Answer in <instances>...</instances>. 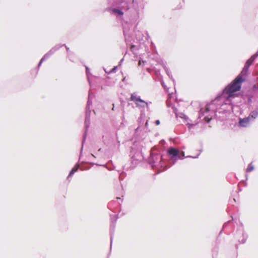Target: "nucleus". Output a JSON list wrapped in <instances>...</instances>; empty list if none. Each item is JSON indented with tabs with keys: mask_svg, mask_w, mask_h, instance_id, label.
<instances>
[{
	"mask_svg": "<svg viewBox=\"0 0 258 258\" xmlns=\"http://www.w3.org/2000/svg\"><path fill=\"white\" fill-rule=\"evenodd\" d=\"M248 70L246 69L245 68H243L240 73L228 85H227L223 90L221 94L217 96L215 100L211 102L210 104H207L206 106L205 112H203L202 109H201L199 112V118H201L202 116L205 115V113L209 112L211 110V106L213 105L214 102L215 101H219L222 98H224V101L231 102L230 99L235 97V93L239 91L241 88V85L245 80V76L248 75Z\"/></svg>",
	"mask_w": 258,
	"mask_h": 258,
	"instance_id": "1",
	"label": "nucleus"
},
{
	"mask_svg": "<svg viewBox=\"0 0 258 258\" xmlns=\"http://www.w3.org/2000/svg\"><path fill=\"white\" fill-rule=\"evenodd\" d=\"M148 162L152 168L156 169L160 171H164L170 167L169 161L165 155L161 154L159 150H151Z\"/></svg>",
	"mask_w": 258,
	"mask_h": 258,
	"instance_id": "2",
	"label": "nucleus"
},
{
	"mask_svg": "<svg viewBox=\"0 0 258 258\" xmlns=\"http://www.w3.org/2000/svg\"><path fill=\"white\" fill-rule=\"evenodd\" d=\"M92 104V98L91 97L90 94H89L88 100L85 108V126H84V132L83 135V139L82 141V146L80 150V157L81 156L84 145L86 141L88 128L90 124V115H91V109L90 106Z\"/></svg>",
	"mask_w": 258,
	"mask_h": 258,
	"instance_id": "3",
	"label": "nucleus"
},
{
	"mask_svg": "<svg viewBox=\"0 0 258 258\" xmlns=\"http://www.w3.org/2000/svg\"><path fill=\"white\" fill-rule=\"evenodd\" d=\"M133 6V13L131 14V22L135 23L139 17V12L144 9L145 0H132Z\"/></svg>",
	"mask_w": 258,
	"mask_h": 258,
	"instance_id": "4",
	"label": "nucleus"
},
{
	"mask_svg": "<svg viewBox=\"0 0 258 258\" xmlns=\"http://www.w3.org/2000/svg\"><path fill=\"white\" fill-rule=\"evenodd\" d=\"M117 7L123 10L125 12V16L128 18V20L131 22V14L133 13V10L130 7L132 5L128 0H117Z\"/></svg>",
	"mask_w": 258,
	"mask_h": 258,
	"instance_id": "5",
	"label": "nucleus"
},
{
	"mask_svg": "<svg viewBox=\"0 0 258 258\" xmlns=\"http://www.w3.org/2000/svg\"><path fill=\"white\" fill-rule=\"evenodd\" d=\"M167 153V156H166V158L167 157L169 158V159L167 160L169 161L170 167L174 165L177 159H182V158L180 157L178 150L173 147H169Z\"/></svg>",
	"mask_w": 258,
	"mask_h": 258,
	"instance_id": "6",
	"label": "nucleus"
},
{
	"mask_svg": "<svg viewBox=\"0 0 258 258\" xmlns=\"http://www.w3.org/2000/svg\"><path fill=\"white\" fill-rule=\"evenodd\" d=\"M130 100L134 101L136 107L140 109H144L145 108L149 109V103L141 99L140 96L138 95L136 92L131 94Z\"/></svg>",
	"mask_w": 258,
	"mask_h": 258,
	"instance_id": "7",
	"label": "nucleus"
},
{
	"mask_svg": "<svg viewBox=\"0 0 258 258\" xmlns=\"http://www.w3.org/2000/svg\"><path fill=\"white\" fill-rule=\"evenodd\" d=\"M110 10L118 19H121L126 23L132 24L128 20V18L125 16V12L118 7L110 8Z\"/></svg>",
	"mask_w": 258,
	"mask_h": 258,
	"instance_id": "8",
	"label": "nucleus"
},
{
	"mask_svg": "<svg viewBox=\"0 0 258 258\" xmlns=\"http://www.w3.org/2000/svg\"><path fill=\"white\" fill-rule=\"evenodd\" d=\"M133 152L134 151L133 149H132L131 154L130 155V156H131L130 160L131 165L130 168H134L143 158L141 153L140 151L135 152L134 154L132 155Z\"/></svg>",
	"mask_w": 258,
	"mask_h": 258,
	"instance_id": "9",
	"label": "nucleus"
},
{
	"mask_svg": "<svg viewBox=\"0 0 258 258\" xmlns=\"http://www.w3.org/2000/svg\"><path fill=\"white\" fill-rule=\"evenodd\" d=\"M118 218V214L114 216L111 215V221L110 224V250L112 247L113 236L115 231L116 222Z\"/></svg>",
	"mask_w": 258,
	"mask_h": 258,
	"instance_id": "10",
	"label": "nucleus"
},
{
	"mask_svg": "<svg viewBox=\"0 0 258 258\" xmlns=\"http://www.w3.org/2000/svg\"><path fill=\"white\" fill-rule=\"evenodd\" d=\"M238 120L239 124L241 127H247L250 123H252V121L249 118L248 116H246L242 118L239 117Z\"/></svg>",
	"mask_w": 258,
	"mask_h": 258,
	"instance_id": "11",
	"label": "nucleus"
},
{
	"mask_svg": "<svg viewBox=\"0 0 258 258\" xmlns=\"http://www.w3.org/2000/svg\"><path fill=\"white\" fill-rule=\"evenodd\" d=\"M248 116L252 122H253L258 117V111L256 110L251 111Z\"/></svg>",
	"mask_w": 258,
	"mask_h": 258,
	"instance_id": "12",
	"label": "nucleus"
},
{
	"mask_svg": "<svg viewBox=\"0 0 258 258\" xmlns=\"http://www.w3.org/2000/svg\"><path fill=\"white\" fill-rule=\"evenodd\" d=\"M123 35L126 42H131L132 41L131 34L124 28H123Z\"/></svg>",
	"mask_w": 258,
	"mask_h": 258,
	"instance_id": "13",
	"label": "nucleus"
},
{
	"mask_svg": "<svg viewBox=\"0 0 258 258\" xmlns=\"http://www.w3.org/2000/svg\"><path fill=\"white\" fill-rule=\"evenodd\" d=\"M202 152V150H200L199 153L198 154L195 156H192L188 155V156H187L185 157V156H184L185 153H184V152H183V151H182L181 152V153L179 154V155H180V157L182 158V159L184 158H193V159H197V158H198L199 156H200V154Z\"/></svg>",
	"mask_w": 258,
	"mask_h": 258,
	"instance_id": "14",
	"label": "nucleus"
},
{
	"mask_svg": "<svg viewBox=\"0 0 258 258\" xmlns=\"http://www.w3.org/2000/svg\"><path fill=\"white\" fill-rule=\"evenodd\" d=\"M78 166V164L77 163L75 166H74L71 170L70 171V173L67 177V179L69 180L70 178L72 177L73 175L74 174V173L78 171V167H77Z\"/></svg>",
	"mask_w": 258,
	"mask_h": 258,
	"instance_id": "15",
	"label": "nucleus"
},
{
	"mask_svg": "<svg viewBox=\"0 0 258 258\" xmlns=\"http://www.w3.org/2000/svg\"><path fill=\"white\" fill-rule=\"evenodd\" d=\"M253 96L251 95H247L245 96L244 99L246 104L250 105L252 103V98Z\"/></svg>",
	"mask_w": 258,
	"mask_h": 258,
	"instance_id": "16",
	"label": "nucleus"
},
{
	"mask_svg": "<svg viewBox=\"0 0 258 258\" xmlns=\"http://www.w3.org/2000/svg\"><path fill=\"white\" fill-rule=\"evenodd\" d=\"M164 70H165V72H166V73L167 75L168 76V77H169L171 80H172V81H173V83H175V80H174V79H173V76H172V74H171V72L170 71L169 69H168V68H167V67H165L164 68Z\"/></svg>",
	"mask_w": 258,
	"mask_h": 258,
	"instance_id": "17",
	"label": "nucleus"
},
{
	"mask_svg": "<svg viewBox=\"0 0 258 258\" xmlns=\"http://www.w3.org/2000/svg\"><path fill=\"white\" fill-rule=\"evenodd\" d=\"M242 236H243V238L241 239V241L239 240V242L243 244L246 242V239L248 237L247 234L245 232H244L243 230L242 231Z\"/></svg>",
	"mask_w": 258,
	"mask_h": 258,
	"instance_id": "18",
	"label": "nucleus"
},
{
	"mask_svg": "<svg viewBox=\"0 0 258 258\" xmlns=\"http://www.w3.org/2000/svg\"><path fill=\"white\" fill-rule=\"evenodd\" d=\"M106 168L109 170H113L115 168V167L114 166V165H113L112 164V162L111 160H110L108 163H107V167Z\"/></svg>",
	"mask_w": 258,
	"mask_h": 258,
	"instance_id": "19",
	"label": "nucleus"
},
{
	"mask_svg": "<svg viewBox=\"0 0 258 258\" xmlns=\"http://www.w3.org/2000/svg\"><path fill=\"white\" fill-rule=\"evenodd\" d=\"M254 166L253 165H252V163H250L249 164H248V166L246 169V171L247 172H251L252 171V170H254Z\"/></svg>",
	"mask_w": 258,
	"mask_h": 258,
	"instance_id": "20",
	"label": "nucleus"
},
{
	"mask_svg": "<svg viewBox=\"0 0 258 258\" xmlns=\"http://www.w3.org/2000/svg\"><path fill=\"white\" fill-rule=\"evenodd\" d=\"M44 61H42V60L41 59L40 61L39 62L37 67L33 71H36V74H37L38 70L40 66H41L42 63H43Z\"/></svg>",
	"mask_w": 258,
	"mask_h": 258,
	"instance_id": "21",
	"label": "nucleus"
},
{
	"mask_svg": "<svg viewBox=\"0 0 258 258\" xmlns=\"http://www.w3.org/2000/svg\"><path fill=\"white\" fill-rule=\"evenodd\" d=\"M231 222V220L228 221V222L225 223L223 225L222 230L220 231L218 236H220L221 234L222 233L223 230L227 226V225Z\"/></svg>",
	"mask_w": 258,
	"mask_h": 258,
	"instance_id": "22",
	"label": "nucleus"
},
{
	"mask_svg": "<svg viewBox=\"0 0 258 258\" xmlns=\"http://www.w3.org/2000/svg\"><path fill=\"white\" fill-rule=\"evenodd\" d=\"M126 173L123 171H122L121 173H120L119 175V180L120 181L122 180L124 178V177L126 176Z\"/></svg>",
	"mask_w": 258,
	"mask_h": 258,
	"instance_id": "23",
	"label": "nucleus"
},
{
	"mask_svg": "<svg viewBox=\"0 0 258 258\" xmlns=\"http://www.w3.org/2000/svg\"><path fill=\"white\" fill-rule=\"evenodd\" d=\"M63 45H65V44H57L52 48H53L54 50H55V51L56 52V51L59 50L61 47L63 46Z\"/></svg>",
	"mask_w": 258,
	"mask_h": 258,
	"instance_id": "24",
	"label": "nucleus"
},
{
	"mask_svg": "<svg viewBox=\"0 0 258 258\" xmlns=\"http://www.w3.org/2000/svg\"><path fill=\"white\" fill-rule=\"evenodd\" d=\"M212 119V117H209V115H206L204 116L203 120L205 121V122L209 123L211 120Z\"/></svg>",
	"mask_w": 258,
	"mask_h": 258,
	"instance_id": "25",
	"label": "nucleus"
},
{
	"mask_svg": "<svg viewBox=\"0 0 258 258\" xmlns=\"http://www.w3.org/2000/svg\"><path fill=\"white\" fill-rule=\"evenodd\" d=\"M68 57L70 61L72 62H75V57H74V53L73 52V54H71V56H69V55L68 54Z\"/></svg>",
	"mask_w": 258,
	"mask_h": 258,
	"instance_id": "26",
	"label": "nucleus"
},
{
	"mask_svg": "<svg viewBox=\"0 0 258 258\" xmlns=\"http://www.w3.org/2000/svg\"><path fill=\"white\" fill-rule=\"evenodd\" d=\"M217 253H218V248L214 247L213 249V257L215 258V256L214 255H217Z\"/></svg>",
	"mask_w": 258,
	"mask_h": 258,
	"instance_id": "27",
	"label": "nucleus"
},
{
	"mask_svg": "<svg viewBox=\"0 0 258 258\" xmlns=\"http://www.w3.org/2000/svg\"><path fill=\"white\" fill-rule=\"evenodd\" d=\"M50 55L48 53H46L45 54L43 55V56L41 58L42 61H45L46 59H48Z\"/></svg>",
	"mask_w": 258,
	"mask_h": 258,
	"instance_id": "28",
	"label": "nucleus"
},
{
	"mask_svg": "<svg viewBox=\"0 0 258 258\" xmlns=\"http://www.w3.org/2000/svg\"><path fill=\"white\" fill-rule=\"evenodd\" d=\"M251 65L250 62H249L248 61H246L244 68H245L246 69H249V67Z\"/></svg>",
	"mask_w": 258,
	"mask_h": 258,
	"instance_id": "29",
	"label": "nucleus"
},
{
	"mask_svg": "<svg viewBox=\"0 0 258 258\" xmlns=\"http://www.w3.org/2000/svg\"><path fill=\"white\" fill-rule=\"evenodd\" d=\"M118 66H114L113 68L111 69V70L108 73H115L116 72V70ZM105 72L106 73H108L105 70Z\"/></svg>",
	"mask_w": 258,
	"mask_h": 258,
	"instance_id": "30",
	"label": "nucleus"
},
{
	"mask_svg": "<svg viewBox=\"0 0 258 258\" xmlns=\"http://www.w3.org/2000/svg\"><path fill=\"white\" fill-rule=\"evenodd\" d=\"M63 46H65L67 51V53L69 55V56H71V54H73V52L70 50L69 48L66 44L65 45H63Z\"/></svg>",
	"mask_w": 258,
	"mask_h": 258,
	"instance_id": "31",
	"label": "nucleus"
},
{
	"mask_svg": "<svg viewBox=\"0 0 258 258\" xmlns=\"http://www.w3.org/2000/svg\"><path fill=\"white\" fill-rule=\"evenodd\" d=\"M55 50L53 49V48H52L47 53L49 54V55H52L54 52Z\"/></svg>",
	"mask_w": 258,
	"mask_h": 258,
	"instance_id": "32",
	"label": "nucleus"
},
{
	"mask_svg": "<svg viewBox=\"0 0 258 258\" xmlns=\"http://www.w3.org/2000/svg\"><path fill=\"white\" fill-rule=\"evenodd\" d=\"M116 203V201H111V202H109V203H108V208H109L110 210H111V209H110V207L112 206V205L113 204H115V203Z\"/></svg>",
	"mask_w": 258,
	"mask_h": 258,
	"instance_id": "33",
	"label": "nucleus"
},
{
	"mask_svg": "<svg viewBox=\"0 0 258 258\" xmlns=\"http://www.w3.org/2000/svg\"><path fill=\"white\" fill-rule=\"evenodd\" d=\"M85 68H86V75L87 76V77H88L89 74H90V70H89V68L87 66H85Z\"/></svg>",
	"mask_w": 258,
	"mask_h": 258,
	"instance_id": "34",
	"label": "nucleus"
},
{
	"mask_svg": "<svg viewBox=\"0 0 258 258\" xmlns=\"http://www.w3.org/2000/svg\"><path fill=\"white\" fill-rule=\"evenodd\" d=\"M180 117L184 118L185 120H186L188 118V117L184 114H181V116H180Z\"/></svg>",
	"mask_w": 258,
	"mask_h": 258,
	"instance_id": "35",
	"label": "nucleus"
},
{
	"mask_svg": "<svg viewBox=\"0 0 258 258\" xmlns=\"http://www.w3.org/2000/svg\"><path fill=\"white\" fill-rule=\"evenodd\" d=\"M247 61H248L249 62H250L251 64H252L253 63V62L254 61V60H253L252 58H251V57H250L249 59H248L247 60Z\"/></svg>",
	"mask_w": 258,
	"mask_h": 258,
	"instance_id": "36",
	"label": "nucleus"
},
{
	"mask_svg": "<svg viewBox=\"0 0 258 258\" xmlns=\"http://www.w3.org/2000/svg\"><path fill=\"white\" fill-rule=\"evenodd\" d=\"M160 121L159 120H156L155 121V123L157 125L160 124Z\"/></svg>",
	"mask_w": 258,
	"mask_h": 258,
	"instance_id": "37",
	"label": "nucleus"
},
{
	"mask_svg": "<svg viewBox=\"0 0 258 258\" xmlns=\"http://www.w3.org/2000/svg\"><path fill=\"white\" fill-rule=\"evenodd\" d=\"M187 127L190 129L191 128V127H192L194 125V124L188 123L187 124Z\"/></svg>",
	"mask_w": 258,
	"mask_h": 258,
	"instance_id": "38",
	"label": "nucleus"
},
{
	"mask_svg": "<svg viewBox=\"0 0 258 258\" xmlns=\"http://www.w3.org/2000/svg\"><path fill=\"white\" fill-rule=\"evenodd\" d=\"M172 108L173 109L174 112V113H175V114L176 115V111H177V109H176V108H175L174 106L172 107Z\"/></svg>",
	"mask_w": 258,
	"mask_h": 258,
	"instance_id": "39",
	"label": "nucleus"
},
{
	"mask_svg": "<svg viewBox=\"0 0 258 258\" xmlns=\"http://www.w3.org/2000/svg\"><path fill=\"white\" fill-rule=\"evenodd\" d=\"M253 88L254 89V90H258V87L256 85H254L253 86Z\"/></svg>",
	"mask_w": 258,
	"mask_h": 258,
	"instance_id": "40",
	"label": "nucleus"
},
{
	"mask_svg": "<svg viewBox=\"0 0 258 258\" xmlns=\"http://www.w3.org/2000/svg\"><path fill=\"white\" fill-rule=\"evenodd\" d=\"M124 59L123 58H122L119 62V64H118V66H120L121 64V63L122 62V61H123Z\"/></svg>",
	"mask_w": 258,
	"mask_h": 258,
	"instance_id": "41",
	"label": "nucleus"
},
{
	"mask_svg": "<svg viewBox=\"0 0 258 258\" xmlns=\"http://www.w3.org/2000/svg\"><path fill=\"white\" fill-rule=\"evenodd\" d=\"M33 70H32L31 74H33V73H35V76H36L37 74H36V71H33Z\"/></svg>",
	"mask_w": 258,
	"mask_h": 258,
	"instance_id": "42",
	"label": "nucleus"
},
{
	"mask_svg": "<svg viewBox=\"0 0 258 258\" xmlns=\"http://www.w3.org/2000/svg\"><path fill=\"white\" fill-rule=\"evenodd\" d=\"M116 199L117 200H121V202L122 201V199H121V198L118 197Z\"/></svg>",
	"mask_w": 258,
	"mask_h": 258,
	"instance_id": "43",
	"label": "nucleus"
},
{
	"mask_svg": "<svg viewBox=\"0 0 258 258\" xmlns=\"http://www.w3.org/2000/svg\"><path fill=\"white\" fill-rule=\"evenodd\" d=\"M161 84H162V86L164 88L165 84H164V83L163 81L161 82Z\"/></svg>",
	"mask_w": 258,
	"mask_h": 258,
	"instance_id": "44",
	"label": "nucleus"
},
{
	"mask_svg": "<svg viewBox=\"0 0 258 258\" xmlns=\"http://www.w3.org/2000/svg\"><path fill=\"white\" fill-rule=\"evenodd\" d=\"M235 247H236V249L238 248V244H236L235 245Z\"/></svg>",
	"mask_w": 258,
	"mask_h": 258,
	"instance_id": "45",
	"label": "nucleus"
},
{
	"mask_svg": "<svg viewBox=\"0 0 258 258\" xmlns=\"http://www.w3.org/2000/svg\"><path fill=\"white\" fill-rule=\"evenodd\" d=\"M232 200L234 202H235L236 201H235V199H233Z\"/></svg>",
	"mask_w": 258,
	"mask_h": 258,
	"instance_id": "46",
	"label": "nucleus"
},
{
	"mask_svg": "<svg viewBox=\"0 0 258 258\" xmlns=\"http://www.w3.org/2000/svg\"><path fill=\"white\" fill-rule=\"evenodd\" d=\"M182 149H185V147H183L182 148Z\"/></svg>",
	"mask_w": 258,
	"mask_h": 258,
	"instance_id": "47",
	"label": "nucleus"
},
{
	"mask_svg": "<svg viewBox=\"0 0 258 258\" xmlns=\"http://www.w3.org/2000/svg\"><path fill=\"white\" fill-rule=\"evenodd\" d=\"M125 79V77L124 78V79H123V81H124Z\"/></svg>",
	"mask_w": 258,
	"mask_h": 258,
	"instance_id": "48",
	"label": "nucleus"
},
{
	"mask_svg": "<svg viewBox=\"0 0 258 258\" xmlns=\"http://www.w3.org/2000/svg\"><path fill=\"white\" fill-rule=\"evenodd\" d=\"M138 129V127L137 128H136V132L137 131Z\"/></svg>",
	"mask_w": 258,
	"mask_h": 258,
	"instance_id": "49",
	"label": "nucleus"
}]
</instances>
